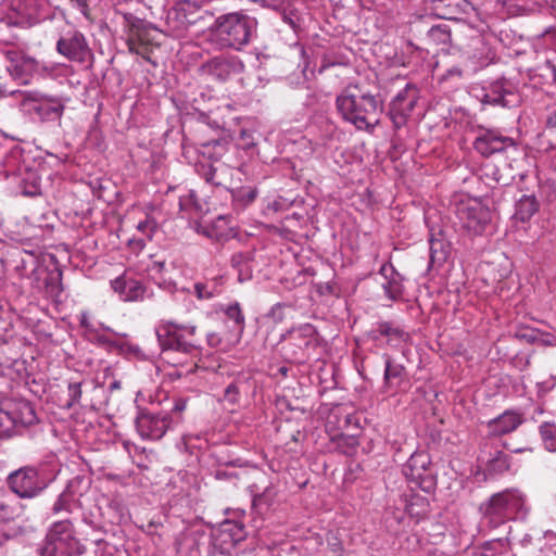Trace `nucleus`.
<instances>
[{
	"mask_svg": "<svg viewBox=\"0 0 556 556\" xmlns=\"http://www.w3.org/2000/svg\"><path fill=\"white\" fill-rule=\"evenodd\" d=\"M336 108L343 121L369 134L380 124L384 110L380 94L371 93L361 84H349L337 96Z\"/></svg>",
	"mask_w": 556,
	"mask_h": 556,
	"instance_id": "1",
	"label": "nucleus"
},
{
	"mask_svg": "<svg viewBox=\"0 0 556 556\" xmlns=\"http://www.w3.org/2000/svg\"><path fill=\"white\" fill-rule=\"evenodd\" d=\"M258 22L245 10L218 15L204 31V39L215 50L241 51L257 37Z\"/></svg>",
	"mask_w": 556,
	"mask_h": 556,
	"instance_id": "2",
	"label": "nucleus"
},
{
	"mask_svg": "<svg viewBox=\"0 0 556 556\" xmlns=\"http://www.w3.org/2000/svg\"><path fill=\"white\" fill-rule=\"evenodd\" d=\"M188 399L176 396L160 402L156 406L139 408L135 419L137 432L143 440H161L168 431L184 421Z\"/></svg>",
	"mask_w": 556,
	"mask_h": 556,
	"instance_id": "3",
	"label": "nucleus"
},
{
	"mask_svg": "<svg viewBox=\"0 0 556 556\" xmlns=\"http://www.w3.org/2000/svg\"><path fill=\"white\" fill-rule=\"evenodd\" d=\"M479 513L489 528L496 529L527 515L525 495L515 488L496 492L480 504Z\"/></svg>",
	"mask_w": 556,
	"mask_h": 556,
	"instance_id": "4",
	"label": "nucleus"
},
{
	"mask_svg": "<svg viewBox=\"0 0 556 556\" xmlns=\"http://www.w3.org/2000/svg\"><path fill=\"white\" fill-rule=\"evenodd\" d=\"M283 358L293 364H304L320 345V337L312 324L292 327L280 338Z\"/></svg>",
	"mask_w": 556,
	"mask_h": 556,
	"instance_id": "5",
	"label": "nucleus"
},
{
	"mask_svg": "<svg viewBox=\"0 0 556 556\" xmlns=\"http://www.w3.org/2000/svg\"><path fill=\"white\" fill-rule=\"evenodd\" d=\"M37 421L38 418L30 402L14 397L0 401V439L22 434Z\"/></svg>",
	"mask_w": 556,
	"mask_h": 556,
	"instance_id": "6",
	"label": "nucleus"
},
{
	"mask_svg": "<svg viewBox=\"0 0 556 556\" xmlns=\"http://www.w3.org/2000/svg\"><path fill=\"white\" fill-rule=\"evenodd\" d=\"M155 332L162 353L177 352L194 355L199 352L200 345L195 338L197 327L193 325L164 321L157 326Z\"/></svg>",
	"mask_w": 556,
	"mask_h": 556,
	"instance_id": "7",
	"label": "nucleus"
},
{
	"mask_svg": "<svg viewBox=\"0 0 556 556\" xmlns=\"http://www.w3.org/2000/svg\"><path fill=\"white\" fill-rule=\"evenodd\" d=\"M20 94L21 111L29 116H37L40 121H58L62 117L65 104L61 98L40 92H24L14 90L10 94Z\"/></svg>",
	"mask_w": 556,
	"mask_h": 556,
	"instance_id": "8",
	"label": "nucleus"
},
{
	"mask_svg": "<svg viewBox=\"0 0 556 556\" xmlns=\"http://www.w3.org/2000/svg\"><path fill=\"white\" fill-rule=\"evenodd\" d=\"M472 146L484 157H490L494 154H505L508 159L515 157L520 153L515 139L505 136L502 131L494 128H480Z\"/></svg>",
	"mask_w": 556,
	"mask_h": 556,
	"instance_id": "9",
	"label": "nucleus"
},
{
	"mask_svg": "<svg viewBox=\"0 0 556 556\" xmlns=\"http://www.w3.org/2000/svg\"><path fill=\"white\" fill-rule=\"evenodd\" d=\"M43 470L36 466H25L8 477L10 489L21 498H33L38 496L49 484Z\"/></svg>",
	"mask_w": 556,
	"mask_h": 556,
	"instance_id": "10",
	"label": "nucleus"
},
{
	"mask_svg": "<svg viewBox=\"0 0 556 556\" xmlns=\"http://www.w3.org/2000/svg\"><path fill=\"white\" fill-rule=\"evenodd\" d=\"M454 213L460 228L472 235H481L491 222V211L476 199L455 203Z\"/></svg>",
	"mask_w": 556,
	"mask_h": 556,
	"instance_id": "11",
	"label": "nucleus"
},
{
	"mask_svg": "<svg viewBox=\"0 0 556 556\" xmlns=\"http://www.w3.org/2000/svg\"><path fill=\"white\" fill-rule=\"evenodd\" d=\"M403 473L426 493L437 488V470L427 453H414L403 466Z\"/></svg>",
	"mask_w": 556,
	"mask_h": 556,
	"instance_id": "12",
	"label": "nucleus"
},
{
	"mask_svg": "<svg viewBox=\"0 0 556 556\" xmlns=\"http://www.w3.org/2000/svg\"><path fill=\"white\" fill-rule=\"evenodd\" d=\"M419 99V90L413 84H406L405 88L396 93L389 104L388 116L395 130L401 129L407 121Z\"/></svg>",
	"mask_w": 556,
	"mask_h": 556,
	"instance_id": "13",
	"label": "nucleus"
},
{
	"mask_svg": "<svg viewBox=\"0 0 556 556\" xmlns=\"http://www.w3.org/2000/svg\"><path fill=\"white\" fill-rule=\"evenodd\" d=\"M247 538L243 523L233 520L224 521L213 533V554L231 556L235 547Z\"/></svg>",
	"mask_w": 556,
	"mask_h": 556,
	"instance_id": "14",
	"label": "nucleus"
},
{
	"mask_svg": "<svg viewBox=\"0 0 556 556\" xmlns=\"http://www.w3.org/2000/svg\"><path fill=\"white\" fill-rule=\"evenodd\" d=\"M3 54L9 62L8 72L22 84H28L30 77L39 70V62L21 50L8 49L3 51Z\"/></svg>",
	"mask_w": 556,
	"mask_h": 556,
	"instance_id": "15",
	"label": "nucleus"
},
{
	"mask_svg": "<svg viewBox=\"0 0 556 556\" xmlns=\"http://www.w3.org/2000/svg\"><path fill=\"white\" fill-rule=\"evenodd\" d=\"M482 103L515 108L521 103V96L513 83L501 79L492 83L482 97Z\"/></svg>",
	"mask_w": 556,
	"mask_h": 556,
	"instance_id": "16",
	"label": "nucleus"
},
{
	"mask_svg": "<svg viewBox=\"0 0 556 556\" xmlns=\"http://www.w3.org/2000/svg\"><path fill=\"white\" fill-rule=\"evenodd\" d=\"M56 51L70 61L85 63L91 56V50L83 33L68 31L56 42Z\"/></svg>",
	"mask_w": 556,
	"mask_h": 556,
	"instance_id": "17",
	"label": "nucleus"
},
{
	"mask_svg": "<svg viewBox=\"0 0 556 556\" xmlns=\"http://www.w3.org/2000/svg\"><path fill=\"white\" fill-rule=\"evenodd\" d=\"M204 72L219 81H227L243 72L244 64L236 55H217L203 64Z\"/></svg>",
	"mask_w": 556,
	"mask_h": 556,
	"instance_id": "18",
	"label": "nucleus"
},
{
	"mask_svg": "<svg viewBox=\"0 0 556 556\" xmlns=\"http://www.w3.org/2000/svg\"><path fill=\"white\" fill-rule=\"evenodd\" d=\"M111 287L124 302H141L153 296L142 281L128 277L126 274L111 280Z\"/></svg>",
	"mask_w": 556,
	"mask_h": 556,
	"instance_id": "19",
	"label": "nucleus"
},
{
	"mask_svg": "<svg viewBox=\"0 0 556 556\" xmlns=\"http://www.w3.org/2000/svg\"><path fill=\"white\" fill-rule=\"evenodd\" d=\"M368 337L375 342L386 338L387 344L391 346H399L410 338L402 325L392 320L377 323L368 332Z\"/></svg>",
	"mask_w": 556,
	"mask_h": 556,
	"instance_id": "20",
	"label": "nucleus"
},
{
	"mask_svg": "<svg viewBox=\"0 0 556 556\" xmlns=\"http://www.w3.org/2000/svg\"><path fill=\"white\" fill-rule=\"evenodd\" d=\"M45 545H65L76 549L84 546L75 538L73 523L68 519L55 521L51 525L46 536Z\"/></svg>",
	"mask_w": 556,
	"mask_h": 556,
	"instance_id": "21",
	"label": "nucleus"
},
{
	"mask_svg": "<svg viewBox=\"0 0 556 556\" xmlns=\"http://www.w3.org/2000/svg\"><path fill=\"white\" fill-rule=\"evenodd\" d=\"M249 491L253 497V508L260 513L267 510L277 496L276 488L268 481L265 473H261L257 482L249 485Z\"/></svg>",
	"mask_w": 556,
	"mask_h": 556,
	"instance_id": "22",
	"label": "nucleus"
},
{
	"mask_svg": "<svg viewBox=\"0 0 556 556\" xmlns=\"http://www.w3.org/2000/svg\"><path fill=\"white\" fill-rule=\"evenodd\" d=\"M525 422L523 414L519 410L507 409L500 416L488 421L489 435L502 437L515 431Z\"/></svg>",
	"mask_w": 556,
	"mask_h": 556,
	"instance_id": "23",
	"label": "nucleus"
},
{
	"mask_svg": "<svg viewBox=\"0 0 556 556\" xmlns=\"http://www.w3.org/2000/svg\"><path fill=\"white\" fill-rule=\"evenodd\" d=\"M379 274L384 278L382 289L387 298L391 301L401 300L404 294V277L390 262L380 267Z\"/></svg>",
	"mask_w": 556,
	"mask_h": 556,
	"instance_id": "24",
	"label": "nucleus"
},
{
	"mask_svg": "<svg viewBox=\"0 0 556 556\" xmlns=\"http://www.w3.org/2000/svg\"><path fill=\"white\" fill-rule=\"evenodd\" d=\"M147 271L159 287L168 291H173L176 288L175 281L168 275L169 265L165 257L151 255L150 263L147 266Z\"/></svg>",
	"mask_w": 556,
	"mask_h": 556,
	"instance_id": "25",
	"label": "nucleus"
},
{
	"mask_svg": "<svg viewBox=\"0 0 556 556\" xmlns=\"http://www.w3.org/2000/svg\"><path fill=\"white\" fill-rule=\"evenodd\" d=\"M195 23V20L185 13V9H175L168 11L166 26L169 36L181 39L187 36L188 29Z\"/></svg>",
	"mask_w": 556,
	"mask_h": 556,
	"instance_id": "26",
	"label": "nucleus"
},
{
	"mask_svg": "<svg viewBox=\"0 0 556 556\" xmlns=\"http://www.w3.org/2000/svg\"><path fill=\"white\" fill-rule=\"evenodd\" d=\"M384 357L383 389L386 391H396L406 379V369L403 365L393 362L388 354Z\"/></svg>",
	"mask_w": 556,
	"mask_h": 556,
	"instance_id": "27",
	"label": "nucleus"
},
{
	"mask_svg": "<svg viewBox=\"0 0 556 556\" xmlns=\"http://www.w3.org/2000/svg\"><path fill=\"white\" fill-rule=\"evenodd\" d=\"M460 48L469 59H473L478 62H486L490 60L492 53L484 36L478 33L468 36L467 42Z\"/></svg>",
	"mask_w": 556,
	"mask_h": 556,
	"instance_id": "28",
	"label": "nucleus"
},
{
	"mask_svg": "<svg viewBox=\"0 0 556 556\" xmlns=\"http://www.w3.org/2000/svg\"><path fill=\"white\" fill-rule=\"evenodd\" d=\"M513 471L511 456L502 450L490 453L485 462L484 475L490 478L503 476Z\"/></svg>",
	"mask_w": 556,
	"mask_h": 556,
	"instance_id": "29",
	"label": "nucleus"
},
{
	"mask_svg": "<svg viewBox=\"0 0 556 556\" xmlns=\"http://www.w3.org/2000/svg\"><path fill=\"white\" fill-rule=\"evenodd\" d=\"M194 144L200 148V153L211 161H218L227 151L228 142L223 139H208L197 137Z\"/></svg>",
	"mask_w": 556,
	"mask_h": 556,
	"instance_id": "30",
	"label": "nucleus"
},
{
	"mask_svg": "<svg viewBox=\"0 0 556 556\" xmlns=\"http://www.w3.org/2000/svg\"><path fill=\"white\" fill-rule=\"evenodd\" d=\"M84 481L83 477H75L67 483L65 490L58 496L56 501L52 506L53 514H60L62 511L71 513L72 503L76 493V488Z\"/></svg>",
	"mask_w": 556,
	"mask_h": 556,
	"instance_id": "31",
	"label": "nucleus"
},
{
	"mask_svg": "<svg viewBox=\"0 0 556 556\" xmlns=\"http://www.w3.org/2000/svg\"><path fill=\"white\" fill-rule=\"evenodd\" d=\"M203 533L199 531L182 533L176 541V553L178 556H200V538Z\"/></svg>",
	"mask_w": 556,
	"mask_h": 556,
	"instance_id": "32",
	"label": "nucleus"
},
{
	"mask_svg": "<svg viewBox=\"0 0 556 556\" xmlns=\"http://www.w3.org/2000/svg\"><path fill=\"white\" fill-rule=\"evenodd\" d=\"M254 253L252 251L238 252L231 256L230 263L238 271V280L240 282L248 281L252 278Z\"/></svg>",
	"mask_w": 556,
	"mask_h": 556,
	"instance_id": "33",
	"label": "nucleus"
},
{
	"mask_svg": "<svg viewBox=\"0 0 556 556\" xmlns=\"http://www.w3.org/2000/svg\"><path fill=\"white\" fill-rule=\"evenodd\" d=\"M539 208L540 204L535 195L525 194L516 202L514 218L521 223H527L538 213Z\"/></svg>",
	"mask_w": 556,
	"mask_h": 556,
	"instance_id": "34",
	"label": "nucleus"
},
{
	"mask_svg": "<svg viewBox=\"0 0 556 556\" xmlns=\"http://www.w3.org/2000/svg\"><path fill=\"white\" fill-rule=\"evenodd\" d=\"M427 40L433 46H441V50H446L452 42V34L450 27L446 24L433 25L427 31Z\"/></svg>",
	"mask_w": 556,
	"mask_h": 556,
	"instance_id": "35",
	"label": "nucleus"
},
{
	"mask_svg": "<svg viewBox=\"0 0 556 556\" xmlns=\"http://www.w3.org/2000/svg\"><path fill=\"white\" fill-rule=\"evenodd\" d=\"M467 0H443L435 15L443 20H457L458 15L466 12Z\"/></svg>",
	"mask_w": 556,
	"mask_h": 556,
	"instance_id": "36",
	"label": "nucleus"
},
{
	"mask_svg": "<svg viewBox=\"0 0 556 556\" xmlns=\"http://www.w3.org/2000/svg\"><path fill=\"white\" fill-rule=\"evenodd\" d=\"M451 247L442 239H430V261L429 268L432 266H442L448 258Z\"/></svg>",
	"mask_w": 556,
	"mask_h": 556,
	"instance_id": "37",
	"label": "nucleus"
},
{
	"mask_svg": "<svg viewBox=\"0 0 556 556\" xmlns=\"http://www.w3.org/2000/svg\"><path fill=\"white\" fill-rule=\"evenodd\" d=\"M554 72L555 64L547 60L544 63L535 66L534 68L529 70L528 76L529 79L534 85H540L541 87H543L549 81H553Z\"/></svg>",
	"mask_w": 556,
	"mask_h": 556,
	"instance_id": "38",
	"label": "nucleus"
},
{
	"mask_svg": "<svg viewBox=\"0 0 556 556\" xmlns=\"http://www.w3.org/2000/svg\"><path fill=\"white\" fill-rule=\"evenodd\" d=\"M143 28L144 22L142 20H137L131 25V35L127 39L128 50L131 53L143 54L148 49L142 36Z\"/></svg>",
	"mask_w": 556,
	"mask_h": 556,
	"instance_id": "39",
	"label": "nucleus"
},
{
	"mask_svg": "<svg viewBox=\"0 0 556 556\" xmlns=\"http://www.w3.org/2000/svg\"><path fill=\"white\" fill-rule=\"evenodd\" d=\"M258 190L255 186H241L231 190L232 203L237 207L244 208L256 199Z\"/></svg>",
	"mask_w": 556,
	"mask_h": 556,
	"instance_id": "40",
	"label": "nucleus"
},
{
	"mask_svg": "<svg viewBox=\"0 0 556 556\" xmlns=\"http://www.w3.org/2000/svg\"><path fill=\"white\" fill-rule=\"evenodd\" d=\"M223 278H216L206 282H197L194 293L200 300H208L222 292Z\"/></svg>",
	"mask_w": 556,
	"mask_h": 556,
	"instance_id": "41",
	"label": "nucleus"
},
{
	"mask_svg": "<svg viewBox=\"0 0 556 556\" xmlns=\"http://www.w3.org/2000/svg\"><path fill=\"white\" fill-rule=\"evenodd\" d=\"M21 193L26 197H36L41 193L40 179L35 172H27L20 180Z\"/></svg>",
	"mask_w": 556,
	"mask_h": 556,
	"instance_id": "42",
	"label": "nucleus"
},
{
	"mask_svg": "<svg viewBox=\"0 0 556 556\" xmlns=\"http://www.w3.org/2000/svg\"><path fill=\"white\" fill-rule=\"evenodd\" d=\"M198 174L207 182L216 187L224 185L223 180L218 175V167L212 163L199 162L195 165Z\"/></svg>",
	"mask_w": 556,
	"mask_h": 556,
	"instance_id": "43",
	"label": "nucleus"
},
{
	"mask_svg": "<svg viewBox=\"0 0 556 556\" xmlns=\"http://www.w3.org/2000/svg\"><path fill=\"white\" fill-rule=\"evenodd\" d=\"M539 432L544 446L548 451H556V424L554 421H544L540 425Z\"/></svg>",
	"mask_w": 556,
	"mask_h": 556,
	"instance_id": "44",
	"label": "nucleus"
},
{
	"mask_svg": "<svg viewBox=\"0 0 556 556\" xmlns=\"http://www.w3.org/2000/svg\"><path fill=\"white\" fill-rule=\"evenodd\" d=\"M223 312L227 319L233 323V330L241 333L244 329V315L241 311L239 303L236 302L226 306L225 308H223Z\"/></svg>",
	"mask_w": 556,
	"mask_h": 556,
	"instance_id": "45",
	"label": "nucleus"
},
{
	"mask_svg": "<svg viewBox=\"0 0 556 556\" xmlns=\"http://www.w3.org/2000/svg\"><path fill=\"white\" fill-rule=\"evenodd\" d=\"M85 546L80 548H70L65 545H45L41 555L42 556H81L85 553Z\"/></svg>",
	"mask_w": 556,
	"mask_h": 556,
	"instance_id": "46",
	"label": "nucleus"
},
{
	"mask_svg": "<svg viewBox=\"0 0 556 556\" xmlns=\"http://www.w3.org/2000/svg\"><path fill=\"white\" fill-rule=\"evenodd\" d=\"M428 506V502L425 497L419 495H413L409 503L405 505V511L410 517L420 518L426 514V507Z\"/></svg>",
	"mask_w": 556,
	"mask_h": 556,
	"instance_id": "47",
	"label": "nucleus"
},
{
	"mask_svg": "<svg viewBox=\"0 0 556 556\" xmlns=\"http://www.w3.org/2000/svg\"><path fill=\"white\" fill-rule=\"evenodd\" d=\"M81 387H83V380H76L71 379L67 384V391H68V400L65 404L67 408L73 407L74 405L78 404L81 399Z\"/></svg>",
	"mask_w": 556,
	"mask_h": 556,
	"instance_id": "48",
	"label": "nucleus"
},
{
	"mask_svg": "<svg viewBox=\"0 0 556 556\" xmlns=\"http://www.w3.org/2000/svg\"><path fill=\"white\" fill-rule=\"evenodd\" d=\"M198 231L215 241H223L228 238L227 232H225L224 230H219L216 223L208 225H200Z\"/></svg>",
	"mask_w": 556,
	"mask_h": 556,
	"instance_id": "49",
	"label": "nucleus"
},
{
	"mask_svg": "<svg viewBox=\"0 0 556 556\" xmlns=\"http://www.w3.org/2000/svg\"><path fill=\"white\" fill-rule=\"evenodd\" d=\"M515 337L528 343H535L540 338V330L531 327H519L515 331Z\"/></svg>",
	"mask_w": 556,
	"mask_h": 556,
	"instance_id": "50",
	"label": "nucleus"
},
{
	"mask_svg": "<svg viewBox=\"0 0 556 556\" xmlns=\"http://www.w3.org/2000/svg\"><path fill=\"white\" fill-rule=\"evenodd\" d=\"M137 229L142 232L148 239H152L153 235L157 230V223L152 217H147L137 225Z\"/></svg>",
	"mask_w": 556,
	"mask_h": 556,
	"instance_id": "51",
	"label": "nucleus"
},
{
	"mask_svg": "<svg viewBox=\"0 0 556 556\" xmlns=\"http://www.w3.org/2000/svg\"><path fill=\"white\" fill-rule=\"evenodd\" d=\"M240 397V387L238 381L229 383L224 391V400L229 404H237Z\"/></svg>",
	"mask_w": 556,
	"mask_h": 556,
	"instance_id": "52",
	"label": "nucleus"
},
{
	"mask_svg": "<svg viewBox=\"0 0 556 556\" xmlns=\"http://www.w3.org/2000/svg\"><path fill=\"white\" fill-rule=\"evenodd\" d=\"M204 3V0H177L175 9H185L186 14L198 11Z\"/></svg>",
	"mask_w": 556,
	"mask_h": 556,
	"instance_id": "53",
	"label": "nucleus"
},
{
	"mask_svg": "<svg viewBox=\"0 0 556 556\" xmlns=\"http://www.w3.org/2000/svg\"><path fill=\"white\" fill-rule=\"evenodd\" d=\"M14 507L4 498H0V522H9L14 519Z\"/></svg>",
	"mask_w": 556,
	"mask_h": 556,
	"instance_id": "54",
	"label": "nucleus"
},
{
	"mask_svg": "<svg viewBox=\"0 0 556 556\" xmlns=\"http://www.w3.org/2000/svg\"><path fill=\"white\" fill-rule=\"evenodd\" d=\"M237 147L242 149V150H250L252 148L255 147V142H254V139L252 137V135L247 131V130H241L240 131V137L238 139V142H237Z\"/></svg>",
	"mask_w": 556,
	"mask_h": 556,
	"instance_id": "55",
	"label": "nucleus"
},
{
	"mask_svg": "<svg viewBox=\"0 0 556 556\" xmlns=\"http://www.w3.org/2000/svg\"><path fill=\"white\" fill-rule=\"evenodd\" d=\"M217 480H232L238 479V473L233 470H228L227 468H218L214 473Z\"/></svg>",
	"mask_w": 556,
	"mask_h": 556,
	"instance_id": "56",
	"label": "nucleus"
},
{
	"mask_svg": "<svg viewBox=\"0 0 556 556\" xmlns=\"http://www.w3.org/2000/svg\"><path fill=\"white\" fill-rule=\"evenodd\" d=\"M475 556H496V551L493 547V542H486L481 547L473 552Z\"/></svg>",
	"mask_w": 556,
	"mask_h": 556,
	"instance_id": "57",
	"label": "nucleus"
},
{
	"mask_svg": "<svg viewBox=\"0 0 556 556\" xmlns=\"http://www.w3.org/2000/svg\"><path fill=\"white\" fill-rule=\"evenodd\" d=\"M345 63L333 60L329 54H325L321 59V63L319 66V73L325 72L326 70L334 66V65H344Z\"/></svg>",
	"mask_w": 556,
	"mask_h": 556,
	"instance_id": "58",
	"label": "nucleus"
},
{
	"mask_svg": "<svg viewBox=\"0 0 556 556\" xmlns=\"http://www.w3.org/2000/svg\"><path fill=\"white\" fill-rule=\"evenodd\" d=\"M541 37L556 51V27L545 29Z\"/></svg>",
	"mask_w": 556,
	"mask_h": 556,
	"instance_id": "59",
	"label": "nucleus"
},
{
	"mask_svg": "<svg viewBox=\"0 0 556 556\" xmlns=\"http://www.w3.org/2000/svg\"><path fill=\"white\" fill-rule=\"evenodd\" d=\"M535 343L542 344V345H554L556 344V337L552 333L542 332L540 331V338Z\"/></svg>",
	"mask_w": 556,
	"mask_h": 556,
	"instance_id": "60",
	"label": "nucleus"
},
{
	"mask_svg": "<svg viewBox=\"0 0 556 556\" xmlns=\"http://www.w3.org/2000/svg\"><path fill=\"white\" fill-rule=\"evenodd\" d=\"M206 341L212 348H218L222 344V338L217 332L207 333Z\"/></svg>",
	"mask_w": 556,
	"mask_h": 556,
	"instance_id": "61",
	"label": "nucleus"
},
{
	"mask_svg": "<svg viewBox=\"0 0 556 556\" xmlns=\"http://www.w3.org/2000/svg\"><path fill=\"white\" fill-rule=\"evenodd\" d=\"M85 16H88L89 4L88 0H70Z\"/></svg>",
	"mask_w": 556,
	"mask_h": 556,
	"instance_id": "62",
	"label": "nucleus"
},
{
	"mask_svg": "<svg viewBox=\"0 0 556 556\" xmlns=\"http://www.w3.org/2000/svg\"><path fill=\"white\" fill-rule=\"evenodd\" d=\"M342 440H345L349 444V450L344 451L345 454H350L358 445V441L355 434H352L348 438H342Z\"/></svg>",
	"mask_w": 556,
	"mask_h": 556,
	"instance_id": "63",
	"label": "nucleus"
},
{
	"mask_svg": "<svg viewBox=\"0 0 556 556\" xmlns=\"http://www.w3.org/2000/svg\"><path fill=\"white\" fill-rule=\"evenodd\" d=\"M546 126L548 128H556V106L551 111L546 118Z\"/></svg>",
	"mask_w": 556,
	"mask_h": 556,
	"instance_id": "64",
	"label": "nucleus"
}]
</instances>
